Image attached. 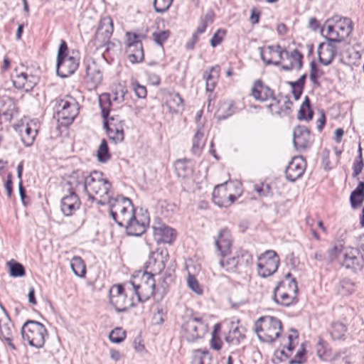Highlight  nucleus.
Wrapping results in <instances>:
<instances>
[{
	"mask_svg": "<svg viewBox=\"0 0 364 364\" xmlns=\"http://www.w3.org/2000/svg\"><path fill=\"white\" fill-rule=\"evenodd\" d=\"M274 301L281 306H289L297 302L296 295L285 292L282 288H274Z\"/></svg>",
	"mask_w": 364,
	"mask_h": 364,
	"instance_id": "obj_31",
	"label": "nucleus"
},
{
	"mask_svg": "<svg viewBox=\"0 0 364 364\" xmlns=\"http://www.w3.org/2000/svg\"><path fill=\"white\" fill-rule=\"evenodd\" d=\"M335 23L336 28V37L339 43L344 41L353 31V23L350 18L346 17H341L339 16H335L331 19H328L326 23Z\"/></svg>",
	"mask_w": 364,
	"mask_h": 364,
	"instance_id": "obj_13",
	"label": "nucleus"
},
{
	"mask_svg": "<svg viewBox=\"0 0 364 364\" xmlns=\"http://www.w3.org/2000/svg\"><path fill=\"white\" fill-rule=\"evenodd\" d=\"M173 0H154V8L157 13H164L171 6Z\"/></svg>",
	"mask_w": 364,
	"mask_h": 364,
	"instance_id": "obj_51",
	"label": "nucleus"
},
{
	"mask_svg": "<svg viewBox=\"0 0 364 364\" xmlns=\"http://www.w3.org/2000/svg\"><path fill=\"white\" fill-rule=\"evenodd\" d=\"M86 73L87 77H89L94 85H97L101 83L102 80V73L95 65L92 66L88 65L86 69Z\"/></svg>",
	"mask_w": 364,
	"mask_h": 364,
	"instance_id": "obj_45",
	"label": "nucleus"
},
{
	"mask_svg": "<svg viewBox=\"0 0 364 364\" xmlns=\"http://www.w3.org/2000/svg\"><path fill=\"white\" fill-rule=\"evenodd\" d=\"M14 333V326L9 315L3 316V317L0 318V333L13 350L16 349L14 344L12 343Z\"/></svg>",
	"mask_w": 364,
	"mask_h": 364,
	"instance_id": "obj_27",
	"label": "nucleus"
},
{
	"mask_svg": "<svg viewBox=\"0 0 364 364\" xmlns=\"http://www.w3.org/2000/svg\"><path fill=\"white\" fill-rule=\"evenodd\" d=\"M220 33H223V35H225V31L220 29L218 30L210 39V45L213 47H216L222 42L223 37L220 36Z\"/></svg>",
	"mask_w": 364,
	"mask_h": 364,
	"instance_id": "obj_62",
	"label": "nucleus"
},
{
	"mask_svg": "<svg viewBox=\"0 0 364 364\" xmlns=\"http://www.w3.org/2000/svg\"><path fill=\"white\" fill-rule=\"evenodd\" d=\"M167 255L168 254H166L164 256L162 251L151 252L144 265L145 272L151 273L153 276L159 274L165 268L166 257Z\"/></svg>",
	"mask_w": 364,
	"mask_h": 364,
	"instance_id": "obj_14",
	"label": "nucleus"
},
{
	"mask_svg": "<svg viewBox=\"0 0 364 364\" xmlns=\"http://www.w3.org/2000/svg\"><path fill=\"white\" fill-rule=\"evenodd\" d=\"M78 113L79 105L73 97L67 95L63 99L56 100L55 117L61 126L72 124Z\"/></svg>",
	"mask_w": 364,
	"mask_h": 364,
	"instance_id": "obj_3",
	"label": "nucleus"
},
{
	"mask_svg": "<svg viewBox=\"0 0 364 364\" xmlns=\"http://www.w3.org/2000/svg\"><path fill=\"white\" fill-rule=\"evenodd\" d=\"M364 166L363 159H356L353 165V176H358Z\"/></svg>",
	"mask_w": 364,
	"mask_h": 364,
	"instance_id": "obj_59",
	"label": "nucleus"
},
{
	"mask_svg": "<svg viewBox=\"0 0 364 364\" xmlns=\"http://www.w3.org/2000/svg\"><path fill=\"white\" fill-rule=\"evenodd\" d=\"M261 59L267 65H274L275 60L276 46H268L266 48H259Z\"/></svg>",
	"mask_w": 364,
	"mask_h": 364,
	"instance_id": "obj_43",
	"label": "nucleus"
},
{
	"mask_svg": "<svg viewBox=\"0 0 364 364\" xmlns=\"http://www.w3.org/2000/svg\"><path fill=\"white\" fill-rule=\"evenodd\" d=\"M12 174L9 173L7 176V179L5 182L4 187L6 190L7 196L10 198L13 193V187H12Z\"/></svg>",
	"mask_w": 364,
	"mask_h": 364,
	"instance_id": "obj_63",
	"label": "nucleus"
},
{
	"mask_svg": "<svg viewBox=\"0 0 364 364\" xmlns=\"http://www.w3.org/2000/svg\"><path fill=\"white\" fill-rule=\"evenodd\" d=\"M227 183L216 186L213 192V201L219 207H223L220 203L225 202L228 196V191L225 185Z\"/></svg>",
	"mask_w": 364,
	"mask_h": 364,
	"instance_id": "obj_39",
	"label": "nucleus"
},
{
	"mask_svg": "<svg viewBox=\"0 0 364 364\" xmlns=\"http://www.w3.org/2000/svg\"><path fill=\"white\" fill-rule=\"evenodd\" d=\"M214 20V13L212 11H209L204 15L203 16H201L200 18L199 25L197 27L196 33L198 34L203 33L207 26L209 24H211L213 22Z\"/></svg>",
	"mask_w": 364,
	"mask_h": 364,
	"instance_id": "obj_47",
	"label": "nucleus"
},
{
	"mask_svg": "<svg viewBox=\"0 0 364 364\" xmlns=\"http://www.w3.org/2000/svg\"><path fill=\"white\" fill-rule=\"evenodd\" d=\"M333 364H350L351 361L347 356L341 357V355L335 356L333 360Z\"/></svg>",
	"mask_w": 364,
	"mask_h": 364,
	"instance_id": "obj_64",
	"label": "nucleus"
},
{
	"mask_svg": "<svg viewBox=\"0 0 364 364\" xmlns=\"http://www.w3.org/2000/svg\"><path fill=\"white\" fill-rule=\"evenodd\" d=\"M254 191L257 193L258 196L264 197L270 193L271 188L269 184H255L254 185Z\"/></svg>",
	"mask_w": 364,
	"mask_h": 364,
	"instance_id": "obj_56",
	"label": "nucleus"
},
{
	"mask_svg": "<svg viewBox=\"0 0 364 364\" xmlns=\"http://www.w3.org/2000/svg\"><path fill=\"white\" fill-rule=\"evenodd\" d=\"M124 211H122L121 213H119L117 214V216H116L113 220L116 222V223L120 226L124 227V225L126 224L130 218H132L134 214V205L132 204V202L131 201L130 207H128L126 205V208Z\"/></svg>",
	"mask_w": 364,
	"mask_h": 364,
	"instance_id": "obj_40",
	"label": "nucleus"
},
{
	"mask_svg": "<svg viewBox=\"0 0 364 364\" xmlns=\"http://www.w3.org/2000/svg\"><path fill=\"white\" fill-rule=\"evenodd\" d=\"M343 247V245H336L333 248L330 249L328 251V259L330 262H332L335 259L338 258L339 256L342 257V253Z\"/></svg>",
	"mask_w": 364,
	"mask_h": 364,
	"instance_id": "obj_57",
	"label": "nucleus"
},
{
	"mask_svg": "<svg viewBox=\"0 0 364 364\" xmlns=\"http://www.w3.org/2000/svg\"><path fill=\"white\" fill-rule=\"evenodd\" d=\"M97 159L100 162H106L110 159L107 142L102 139L97 149Z\"/></svg>",
	"mask_w": 364,
	"mask_h": 364,
	"instance_id": "obj_48",
	"label": "nucleus"
},
{
	"mask_svg": "<svg viewBox=\"0 0 364 364\" xmlns=\"http://www.w3.org/2000/svg\"><path fill=\"white\" fill-rule=\"evenodd\" d=\"M314 116V111L311 108V102L308 96H306L303 103L301 104L297 118L299 120L310 121Z\"/></svg>",
	"mask_w": 364,
	"mask_h": 364,
	"instance_id": "obj_38",
	"label": "nucleus"
},
{
	"mask_svg": "<svg viewBox=\"0 0 364 364\" xmlns=\"http://www.w3.org/2000/svg\"><path fill=\"white\" fill-rule=\"evenodd\" d=\"M79 66V59L69 56L57 59L56 73L62 78L68 77L73 74Z\"/></svg>",
	"mask_w": 364,
	"mask_h": 364,
	"instance_id": "obj_15",
	"label": "nucleus"
},
{
	"mask_svg": "<svg viewBox=\"0 0 364 364\" xmlns=\"http://www.w3.org/2000/svg\"><path fill=\"white\" fill-rule=\"evenodd\" d=\"M154 277L151 273L144 272L140 277L139 282L136 277L130 282L139 301L144 302L154 294L156 281Z\"/></svg>",
	"mask_w": 364,
	"mask_h": 364,
	"instance_id": "obj_6",
	"label": "nucleus"
},
{
	"mask_svg": "<svg viewBox=\"0 0 364 364\" xmlns=\"http://www.w3.org/2000/svg\"><path fill=\"white\" fill-rule=\"evenodd\" d=\"M68 46L65 41L62 40L60 41L58 51V55L57 59H60L62 58L68 57Z\"/></svg>",
	"mask_w": 364,
	"mask_h": 364,
	"instance_id": "obj_61",
	"label": "nucleus"
},
{
	"mask_svg": "<svg viewBox=\"0 0 364 364\" xmlns=\"http://www.w3.org/2000/svg\"><path fill=\"white\" fill-rule=\"evenodd\" d=\"M327 23V35L323 36L326 41L328 39H333L336 40L338 41V39L336 37V28H335V23L333 24H331V23Z\"/></svg>",
	"mask_w": 364,
	"mask_h": 364,
	"instance_id": "obj_60",
	"label": "nucleus"
},
{
	"mask_svg": "<svg viewBox=\"0 0 364 364\" xmlns=\"http://www.w3.org/2000/svg\"><path fill=\"white\" fill-rule=\"evenodd\" d=\"M21 333L23 341H27L30 346L37 348L43 346L47 330L41 323L28 320L23 324Z\"/></svg>",
	"mask_w": 364,
	"mask_h": 364,
	"instance_id": "obj_4",
	"label": "nucleus"
},
{
	"mask_svg": "<svg viewBox=\"0 0 364 364\" xmlns=\"http://www.w3.org/2000/svg\"><path fill=\"white\" fill-rule=\"evenodd\" d=\"M287 59L289 60V64L282 65V68L286 71H290L293 69L299 70L303 66V55L297 49L287 53Z\"/></svg>",
	"mask_w": 364,
	"mask_h": 364,
	"instance_id": "obj_32",
	"label": "nucleus"
},
{
	"mask_svg": "<svg viewBox=\"0 0 364 364\" xmlns=\"http://www.w3.org/2000/svg\"><path fill=\"white\" fill-rule=\"evenodd\" d=\"M104 128L107 131L109 139L114 144L123 141L124 139V124L120 123L114 124L113 122L104 123Z\"/></svg>",
	"mask_w": 364,
	"mask_h": 364,
	"instance_id": "obj_29",
	"label": "nucleus"
},
{
	"mask_svg": "<svg viewBox=\"0 0 364 364\" xmlns=\"http://www.w3.org/2000/svg\"><path fill=\"white\" fill-rule=\"evenodd\" d=\"M306 161L301 156L292 158L285 170V176L288 181L294 182L299 178L304 173Z\"/></svg>",
	"mask_w": 364,
	"mask_h": 364,
	"instance_id": "obj_18",
	"label": "nucleus"
},
{
	"mask_svg": "<svg viewBox=\"0 0 364 364\" xmlns=\"http://www.w3.org/2000/svg\"><path fill=\"white\" fill-rule=\"evenodd\" d=\"M215 244L220 255L223 257L227 256L230 252L232 245V237L230 230L227 228L222 229L218 235Z\"/></svg>",
	"mask_w": 364,
	"mask_h": 364,
	"instance_id": "obj_28",
	"label": "nucleus"
},
{
	"mask_svg": "<svg viewBox=\"0 0 364 364\" xmlns=\"http://www.w3.org/2000/svg\"><path fill=\"white\" fill-rule=\"evenodd\" d=\"M111 105L112 102L109 94L104 93L99 97V105L101 109L102 117L104 119L103 124L107 122L109 124L110 122H113L114 124L120 123L124 125V121L119 115L109 117Z\"/></svg>",
	"mask_w": 364,
	"mask_h": 364,
	"instance_id": "obj_19",
	"label": "nucleus"
},
{
	"mask_svg": "<svg viewBox=\"0 0 364 364\" xmlns=\"http://www.w3.org/2000/svg\"><path fill=\"white\" fill-rule=\"evenodd\" d=\"M358 250L350 247L345 249L342 253L343 266L354 272L361 270L363 267V259L362 257H358Z\"/></svg>",
	"mask_w": 364,
	"mask_h": 364,
	"instance_id": "obj_16",
	"label": "nucleus"
},
{
	"mask_svg": "<svg viewBox=\"0 0 364 364\" xmlns=\"http://www.w3.org/2000/svg\"><path fill=\"white\" fill-rule=\"evenodd\" d=\"M305 348L302 344L300 348L296 352L294 358L289 361V364H302L306 361L305 358Z\"/></svg>",
	"mask_w": 364,
	"mask_h": 364,
	"instance_id": "obj_54",
	"label": "nucleus"
},
{
	"mask_svg": "<svg viewBox=\"0 0 364 364\" xmlns=\"http://www.w3.org/2000/svg\"><path fill=\"white\" fill-rule=\"evenodd\" d=\"M128 47L129 49L136 48L137 52L130 53L128 56L132 63H140L144 60V50L141 41L139 39V36L136 33H127Z\"/></svg>",
	"mask_w": 364,
	"mask_h": 364,
	"instance_id": "obj_21",
	"label": "nucleus"
},
{
	"mask_svg": "<svg viewBox=\"0 0 364 364\" xmlns=\"http://www.w3.org/2000/svg\"><path fill=\"white\" fill-rule=\"evenodd\" d=\"M364 200V182L360 181L357 188L353 190L350 196V201L352 208H356L361 205Z\"/></svg>",
	"mask_w": 364,
	"mask_h": 364,
	"instance_id": "obj_36",
	"label": "nucleus"
},
{
	"mask_svg": "<svg viewBox=\"0 0 364 364\" xmlns=\"http://www.w3.org/2000/svg\"><path fill=\"white\" fill-rule=\"evenodd\" d=\"M279 264V258L274 250H267L258 257L257 272L262 277L275 273Z\"/></svg>",
	"mask_w": 364,
	"mask_h": 364,
	"instance_id": "obj_7",
	"label": "nucleus"
},
{
	"mask_svg": "<svg viewBox=\"0 0 364 364\" xmlns=\"http://www.w3.org/2000/svg\"><path fill=\"white\" fill-rule=\"evenodd\" d=\"M126 337V332L122 328H115L113 329L109 336L111 342L114 343H119L124 340Z\"/></svg>",
	"mask_w": 364,
	"mask_h": 364,
	"instance_id": "obj_50",
	"label": "nucleus"
},
{
	"mask_svg": "<svg viewBox=\"0 0 364 364\" xmlns=\"http://www.w3.org/2000/svg\"><path fill=\"white\" fill-rule=\"evenodd\" d=\"M275 288H282L285 292L297 295L298 286L296 280H291L290 282H279Z\"/></svg>",
	"mask_w": 364,
	"mask_h": 364,
	"instance_id": "obj_49",
	"label": "nucleus"
},
{
	"mask_svg": "<svg viewBox=\"0 0 364 364\" xmlns=\"http://www.w3.org/2000/svg\"><path fill=\"white\" fill-rule=\"evenodd\" d=\"M174 167L179 177L186 178L191 173L190 161L186 159L176 160Z\"/></svg>",
	"mask_w": 364,
	"mask_h": 364,
	"instance_id": "obj_42",
	"label": "nucleus"
},
{
	"mask_svg": "<svg viewBox=\"0 0 364 364\" xmlns=\"http://www.w3.org/2000/svg\"><path fill=\"white\" fill-rule=\"evenodd\" d=\"M133 89L136 95L139 98H145L147 95L146 88L145 86L139 84L137 82L132 83Z\"/></svg>",
	"mask_w": 364,
	"mask_h": 364,
	"instance_id": "obj_58",
	"label": "nucleus"
},
{
	"mask_svg": "<svg viewBox=\"0 0 364 364\" xmlns=\"http://www.w3.org/2000/svg\"><path fill=\"white\" fill-rule=\"evenodd\" d=\"M275 60L274 65H279L281 64L282 60H284V57L287 58V53H289L285 48H282L280 45H276L275 50Z\"/></svg>",
	"mask_w": 364,
	"mask_h": 364,
	"instance_id": "obj_55",
	"label": "nucleus"
},
{
	"mask_svg": "<svg viewBox=\"0 0 364 364\" xmlns=\"http://www.w3.org/2000/svg\"><path fill=\"white\" fill-rule=\"evenodd\" d=\"M154 237L157 243L171 244L176 239V233L174 229L164 225L159 224L154 226Z\"/></svg>",
	"mask_w": 364,
	"mask_h": 364,
	"instance_id": "obj_24",
	"label": "nucleus"
},
{
	"mask_svg": "<svg viewBox=\"0 0 364 364\" xmlns=\"http://www.w3.org/2000/svg\"><path fill=\"white\" fill-rule=\"evenodd\" d=\"M39 123L35 119L30 120L21 128V141L26 146H31L37 136Z\"/></svg>",
	"mask_w": 364,
	"mask_h": 364,
	"instance_id": "obj_23",
	"label": "nucleus"
},
{
	"mask_svg": "<svg viewBox=\"0 0 364 364\" xmlns=\"http://www.w3.org/2000/svg\"><path fill=\"white\" fill-rule=\"evenodd\" d=\"M113 31V21L111 17L105 16L102 18L95 33V45L102 47L107 44L112 36Z\"/></svg>",
	"mask_w": 364,
	"mask_h": 364,
	"instance_id": "obj_9",
	"label": "nucleus"
},
{
	"mask_svg": "<svg viewBox=\"0 0 364 364\" xmlns=\"http://www.w3.org/2000/svg\"><path fill=\"white\" fill-rule=\"evenodd\" d=\"M220 70V66L215 65L212 67L208 73L207 71L204 73L203 76L206 80L207 91L212 92L214 90L218 82Z\"/></svg>",
	"mask_w": 364,
	"mask_h": 364,
	"instance_id": "obj_34",
	"label": "nucleus"
},
{
	"mask_svg": "<svg viewBox=\"0 0 364 364\" xmlns=\"http://www.w3.org/2000/svg\"><path fill=\"white\" fill-rule=\"evenodd\" d=\"M185 338L188 342H195L201 338L208 331L205 323H196L194 322H186L183 326Z\"/></svg>",
	"mask_w": 364,
	"mask_h": 364,
	"instance_id": "obj_22",
	"label": "nucleus"
},
{
	"mask_svg": "<svg viewBox=\"0 0 364 364\" xmlns=\"http://www.w3.org/2000/svg\"><path fill=\"white\" fill-rule=\"evenodd\" d=\"M235 109L236 107L233 102L227 101L221 102L216 112L218 119L224 120L227 119L235 113Z\"/></svg>",
	"mask_w": 364,
	"mask_h": 364,
	"instance_id": "obj_33",
	"label": "nucleus"
},
{
	"mask_svg": "<svg viewBox=\"0 0 364 364\" xmlns=\"http://www.w3.org/2000/svg\"><path fill=\"white\" fill-rule=\"evenodd\" d=\"M219 264L228 272L241 273L246 272L252 264V255L245 250H240L235 256L226 259H221Z\"/></svg>",
	"mask_w": 364,
	"mask_h": 364,
	"instance_id": "obj_5",
	"label": "nucleus"
},
{
	"mask_svg": "<svg viewBox=\"0 0 364 364\" xmlns=\"http://www.w3.org/2000/svg\"><path fill=\"white\" fill-rule=\"evenodd\" d=\"M347 328L341 322L336 321L331 324L330 334L333 340H344Z\"/></svg>",
	"mask_w": 364,
	"mask_h": 364,
	"instance_id": "obj_41",
	"label": "nucleus"
},
{
	"mask_svg": "<svg viewBox=\"0 0 364 364\" xmlns=\"http://www.w3.org/2000/svg\"><path fill=\"white\" fill-rule=\"evenodd\" d=\"M38 79L36 76L28 75L26 73L17 74L13 80L14 85L18 89H24L26 91L31 90L36 85Z\"/></svg>",
	"mask_w": 364,
	"mask_h": 364,
	"instance_id": "obj_30",
	"label": "nucleus"
},
{
	"mask_svg": "<svg viewBox=\"0 0 364 364\" xmlns=\"http://www.w3.org/2000/svg\"><path fill=\"white\" fill-rule=\"evenodd\" d=\"M205 146L204 134L201 128H198L192 140L191 151L196 156H200Z\"/></svg>",
	"mask_w": 364,
	"mask_h": 364,
	"instance_id": "obj_37",
	"label": "nucleus"
},
{
	"mask_svg": "<svg viewBox=\"0 0 364 364\" xmlns=\"http://www.w3.org/2000/svg\"><path fill=\"white\" fill-rule=\"evenodd\" d=\"M131 201V199L123 196H117L114 198L111 194L106 200V204L109 205V213L112 219L117 216L119 213L124 211L126 205L130 207Z\"/></svg>",
	"mask_w": 364,
	"mask_h": 364,
	"instance_id": "obj_26",
	"label": "nucleus"
},
{
	"mask_svg": "<svg viewBox=\"0 0 364 364\" xmlns=\"http://www.w3.org/2000/svg\"><path fill=\"white\" fill-rule=\"evenodd\" d=\"M251 94L255 100L262 102L271 99L272 102H273V98L277 97L274 95V91L269 87L264 85L261 80H257L254 82Z\"/></svg>",
	"mask_w": 364,
	"mask_h": 364,
	"instance_id": "obj_25",
	"label": "nucleus"
},
{
	"mask_svg": "<svg viewBox=\"0 0 364 364\" xmlns=\"http://www.w3.org/2000/svg\"><path fill=\"white\" fill-rule=\"evenodd\" d=\"M255 331L261 341L272 343L279 338L282 333V322L274 316H262L255 322Z\"/></svg>",
	"mask_w": 364,
	"mask_h": 364,
	"instance_id": "obj_2",
	"label": "nucleus"
},
{
	"mask_svg": "<svg viewBox=\"0 0 364 364\" xmlns=\"http://www.w3.org/2000/svg\"><path fill=\"white\" fill-rule=\"evenodd\" d=\"M149 220L146 216L134 215L132 218L124 225L128 235L139 237L144 234L149 225Z\"/></svg>",
	"mask_w": 364,
	"mask_h": 364,
	"instance_id": "obj_11",
	"label": "nucleus"
},
{
	"mask_svg": "<svg viewBox=\"0 0 364 364\" xmlns=\"http://www.w3.org/2000/svg\"><path fill=\"white\" fill-rule=\"evenodd\" d=\"M314 141V137L309 129L305 126L298 125L294 129L293 144L298 151H304Z\"/></svg>",
	"mask_w": 364,
	"mask_h": 364,
	"instance_id": "obj_10",
	"label": "nucleus"
},
{
	"mask_svg": "<svg viewBox=\"0 0 364 364\" xmlns=\"http://www.w3.org/2000/svg\"><path fill=\"white\" fill-rule=\"evenodd\" d=\"M292 102L287 97L281 95L273 98V102L268 106L271 113L280 117L289 115L291 112Z\"/></svg>",
	"mask_w": 364,
	"mask_h": 364,
	"instance_id": "obj_17",
	"label": "nucleus"
},
{
	"mask_svg": "<svg viewBox=\"0 0 364 364\" xmlns=\"http://www.w3.org/2000/svg\"><path fill=\"white\" fill-rule=\"evenodd\" d=\"M70 267L73 273L79 277H83L86 273V267L84 261L80 257L75 256L70 261Z\"/></svg>",
	"mask_w": 364,
	"mask_h": 364,
	"instance_id": "obj_44",
	"label": "nucleus"
},
{
	"mask_svg": "<svg viewBox=\"0 0 364 364\" xmlns=\"http://www.w3.org/2000/svg\"><path fill=\"white\" fill-rule=\"evenodd\" d=\"M79 186H82L89 200H97L100 205L106 204L108 197L112 194L111 183L103 177L100 171H94L87 176H83L81 181L76 182L75 188Z\"/></svg>",
	"mask_w": 364,
	"mask_h": 364,
	"instance_id": "obj_1",
	"label": "nucleus"
},
{
	"mask_svg": "<svg viewBox=\"0 0 364 364\" xmlns=\"http://www.w3.org/2000/svg\"><path fill=\"white\" fill-rule=\"evenodd\" d=\"M109 302L117 312H125L134 306L131 299L127 298L122 284L113 285L109 290Z\"/></svg>",
	"mask_w": 364,
	"mask_h": 364,
	"instance_id": "obj_8",
	"label": "nucleus"
},
{
	"mask_svg": "<svg viewBox=\"0 0 364 364\" xmlns=\"http://www.w3.org/2000/svg\"><path fill=\"white\" fill-rule=\"evenodd\" d=\"M166 103L171 112L178 113L183 110V100L178 92L170 93Z\"/></svg>",
	"mask_w": 364,
	"mask_h": 364,
	"instance_id": "obj_35",
	"label": "nucleus"
},
{
	"mask_svg": "<svg viewBox=\"0 0 364 364\" xmlns=\"http://www.w3.org/2000/svg\"><path fill=\"white\" fill-rule=\"evenodd\" d=\"M81 205L78 196L74 191L61 199L60 209L63 214L66 216H71L80 208Z\"/></svg>",
	"mask_w": 364,
	"mask_h": 364,
	"instance_id": "obj_20",
	"label": "nucleus"
},
{
	"mask_svg": "<svg viewBox=\"0 0 364 364\" xmlns=\"http://www.w3.org/2000/svg\"><path fill=\"white\" fill-rule=\"evenodd\" d=\"M170 31H163L159 32H154L153 33L154 40L156 44L162 46L164 43L167 41L168 37L170 36Z\"/></svg>",
	"mask_w": 364,
	"mask_h": 364,
	"instance_id": "obj_52",
	"label": "nucleus"
},
{
	"mask_svg": "<svg viewBox=\"0 0 364 364\" xmlns=\"http://www.w3.org/2000/svg\"><path fill=\"white\" fill-rule=\"evenodd\" d=\"M336 40L328 39L327 43H321L318 46V55L319 62L323 65H330L333 60L336 53Z\"/></svg>",
	"mask_w": 364,
	"mask_h": 364,
	"instance_id": "obj_12",
	"label": "nucleus"
},
{
	"mask_svg": "<svg viewBox=\"0 0 364 364\" xmlns=\"http://www.w3.org/2000/svg\"><path fill=\"white\" fill-rule=\"evenodd\" d=\"M7 266L9 267L10 275L13 277H21L26 274L23 265L18 262L12 259L7 262Z\"/></svg>",
	"mask_w": 364,
	"mask_h": 364,
	"instance_id": "obj_46",
	"label": "nucleus"
},
{
	"mask_svg": "<svg viewBox=\"0 0 364 364\" xmlns=\"http://www.w3.org/2000/svg\"><path fill=\"white\" fill-rule=\"evenodd\" d=\"M187 283L188 287L194 292H196L197 294H201L203 293V290L200 288L199 283L198 280L196 279V277L189 274L187 279Z\"/></svg>",
	"mask_w": 364,
	"mask_h": 364,
	"instance_id": "obj_53",
	"label": "nucleus"
}]
</instances>
